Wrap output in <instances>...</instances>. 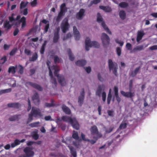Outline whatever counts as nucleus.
Listing matches in <instances>:
<instances>
[{"instance_id": "4be33fe9", "label": "nucleus", "mask_w": 157, "mask_h": 157, "mask_svg": "<svg viewBox=\"0 0 157 157\" xmlns=\"http://www.w3.org/2000/svg\"><path fill=\"white\" fill-rule=\"evenodd\" d=\"M17 66H10V67L8 70V72L9 73H11L13 74H14L16 72V70L17 69Z\"/></svg>"}, {"instance_id": "13d9d810", "label": "nucleus", "mask_w": 157, "mask_h": 157, "mask_svg": "<svg viewBox=\"0 0 157 157\" xmlns=\"http://www.w3.org/2000/svg\"><path fill=\"white\" fill-rule=\"evenodd\" d=\"M126 47L128 50H131L132 49V45L129 43H127L126 44Z\"/></svg>"}, {"instance_id": "c9c22d12", "label": "nucleus", "mask_w": 157, "mask_h": 157, "mask_svg": "<svg viewBox=\"0 0 157 157\" xmlns=\"http://www.w3.org/2000/svg\"><path fill=\"white\" fill-rule=\"evenodd\" d=\"M72 137L76 140H78L79 139V136L77 132L74 131L72 135Z\"/></svg>"}, {"instance_id": "ddd939ff", "label": "nucleus", "mask_w": 157, "mask_h": 157, "mask_svg": "<svg viewBox=\"0 0 157 157\" xmlns=\"http://www.w3.org/2000/svg\"><path fill=\"white\" fill-rule=\"evenodd\" d=\"M105 88L104 85H100L98 86L96 91V95L100 97L101 95L102 90H103Z\"/></svg>"}, {"instance_id": "e433bc0d", "label": "nucleus", "mask_w": 157, "mask_h": 157, "mask_svg": "<svg viewBox=\"0 0 157 157\" xmlns=\"http://www.w3.org/2000/svg\"><path fill=\"white\" fill-rule=\"evenodd\" d=\"M114 90L115 93V95L116 97V98H119L118 96V87L117 86H114Z\"/></svg>"}, {"instance_id": "6ab92c4d", "label": "nucleus", "mask_w": 157, "mask_h": 157, "mask_svg": "<svg viewBox=\"0 0 157 157\" xmlns=\"http://www.w3.org/2000/svg\"><path fill=\"white\" fill-rule=\"evenodd\" d=\"M68 147L73 157H77V153L75 149L72 146L68 145Z\"/></svg>"}, {"instance_id": "e2e57ef3", "label": "nucleus", "mask_w": 157, "mask_h": 157, "mask_svg": "<svg viewBox=\"0 0 157 157\" xmlns=\"http://www.w3.org/2000/svg\"><path fill=\"white\" fill-rule=\"evenodd\" d=\"M28 107L27 109V110L28 112L31 109V104L30 101L29 100V99H28Z\"/></svg>"}, {"instance_id": "603ef678", "label": "nucleus", "mask_w": 157, "mask_h": 157, "mask_svg": "<svg viewBox=\"0 0 157 157\" xmlns=\"http://www.w3.org/2000/svg\"><path fill=\"white\" fill-rule=\"evenodd\" d=\"M24 52L27 56H29L31 55V51L30 50L26 48H25V49Z\"/></svg>"}, {"instance_id": "bb28decb", "label": "nucleus", "mask_w": 157, "mask_h": 157, "mask_svg": "<svg viewBox=\"0 0 157 157\" xmlns=\"http://www.w3.org/2000/svg\"><path fill=\"white\" fill-rule=\"evenodd\" d=\"M119 15L120 18L123 20H124L126 17V13L125 11L123 10H121L119 13Z\"/></svg>"}, {"instance_id": "0eeeda50", "label": "nucleus", "mask_w": 157, "mask_h": 157, "mask_svg": "<svg viewBox=\"0 0 157 157\" xmlns=\"http://www.w3.org/2000/svg\"><path fill=\"white\" fill-rule=\"evenodd\" d=\"M33 149L29 147H26L23 150L25 155H22L24 157H33L34 155V152Z\"/></svg>"}, {"instance_id": "39448f33", "label": "nucleus", "mask_w": 157, "mask_h": 157, "mask_svg": "<svg viewBox=\"0 0 157 157\" xmlns=\"http://www.w3.org/2000/svg\"><path fill=\"white\" fill-rule=\"evenodd\" d=\"M108 66L109 70H113V73L116 76L117 75V70L118 68L116 62H113L111 59H109L108 60Z\"/></svg>"}, {"instance_id": "423d86ee", "label": "nucleus", "mask_w": 157, "mask_h": 157, "mask_svg": "<svg viewBox=\"0 0 157 157\" xmlns=\"http://www.w3.org/2000/svg\"><path fill=\"white\" fill-rule=\"evenodd\" d=\"M97 21L99 23L102 22V26L103 28L107 33H108L110 34H112V33L111 31L106 26L105 23L104 21H103V18L101 15L99 13H98L97 14Z\"/></svg>"}, {"instance_id": "0e129e2a", "label": "nucleus", "mask_w": 157, "mask_h": 157, "mask_svg": "<svg viewBox=\"0 0 157 157\" xmlns=\"http://www.w3.org/2000/svg\"><path fill=\"white\" fill-rule=\"evenodd\" d=\"M84 68H85V70L88 73H90L91 71V68L90 67H84Z\"/></svg>"}, {"instance_id": "1a4fd4ad", "label": "nucleus", "mask_w": 157, "mask_h": 157, "mask_svg": "<svg viewBox=\"0 0 157 157\" xmlns=\"http://www.w3.org/2000/svg\"><path fill=\"white\" fill-rule=\"evenodd\" d=\"M101 38L103 46L106 47L109 43L110 39L109 36L105 33H103L102 34Z\"/></svg>"}, {"instance_id": "c03bdc74", "label": "nucleus", "mask_w": 157, "mask_h": 157, "mask_svg": "<svg viewBox=\"0 0 157 157\" xmlns=\"http://www.w3.org/2000/svg\"><path fill=\"white\" fill-rule=\"evenodd\" d=\"M107 113L108 115L112 117H114V111L113 110H107Z\"/></svg>"}, {"instance_id": "aec40b11", "label": "nucleus", "mask_w": 157, "mask_h": 157, "mask_svg": "<svg viewBox=\"0 0 157 157\" xmlns=\"http://www.w3.org/2000/svg\"><path fill=\"white\" fill-rule=\"evenodd\" d=\"M121 94L124 96L126 97L131 98L134 95L133 93L131 92H125L123 91H121Z\"/></svg>"}, {"instance_id": "a19ab883", "label": "nucleus", "mask_w": 157, "mask_h": 157, "mask_svg": "<svg viewBox=\"0 0 157 157\" xmlns=\"http://www.w3.org/2000/svg\"><path fill=\"white\" fill-rule=\"evenodd\" d=\"M11 90L10 89H8L5 90H0V95L3 94L8 93L10 92Z\"/></svg>"}, {"instance_id": "864d4df0", "label": "nucleus", "mask_w": 157, "mask_h": 157, "mask_svg": "<svg viewBox=\"0 0 157 157\" xmlns=\"http://www.w3.org/2000/svg\"><path fill=\"white\" fill-rule=\"evenodd\" d=\"M116 42L120 44V46H122L124 44V42L122 41H120L117 39H116L115 40Z\"/></svg>"}, {"instance_id": "5fc2aeb1", "label": "nucleus", "mask_w": 157, "mask_h": 157, "mask_svg": "<svg viewBox=\"0 0 157 157\" xmlns=\"http://www.w3.org/2000/svg\"><path fill=\"white\" fill-rule=\"evenodd\" d=\"M49 28V24H47L44 27V32L45 33H47L48 30V29Z\"/></svg>"}, {"instance_id": "c756f323", "label": "nucleus", "mask_w": 157, "mask_h": 157, "mask_svg": "<svg viewBox=\"0 0 157 157\" xmlns=\"http://www.w3.org/2000/svg\"><path fill=\"white\" fill-rule=\"evenodd\" d=\"M67 52L69 57V59L71 61H73L75 59V57L72 53L71 50L70 49H67Z\"/></svg>"}, {"instance_id": "b1692460", "label": "nucleus", "mask_w": 157, "mask_h": 157, "mask_svg": "<svg viewBox=\"0 0 157 157\" xmlns=\"http://www.w3.org/2000/svg\"><path fill=\"white\" fill-rule=\"evenodd\" d=\"M144 49V46L143 45H139L137 46L135 48H134L133 50L131 52V53L132 52H135L136 51H140Z\"/></svg>"}, {"instance_id": "6e6d98bb", "label": "nucleus", "mask_w": 157, "mask_h": 157, "mask_svg": "<svg viewBox=\"0 0 157 157\" xmlns=\"http://www.w3.org/2000/svg\"><path fill=\"white\" fill-rule=\"evenodd\" d=\"M14 14L13 13L12 15L10 17H9L10 21L11 22H12L13 21H15V19L13 17Z\"/></svg>"}, {"instance_id": "393cba45", "label": "nucleus", "mask_w": 157, "mask_h": 157, "mask_svg": "<svg viewBox=\"0 0 157 157\" xmlns=\"http://www.w3.org/2000/svg\"><path fill=\"white\" fill-rule=\"evenodd\" d=\"M99 8L100 9L104 10L105 12H109L112 11L111 9L109 6H100Z\"/></svg>"}, {"instance_id": "a211bd4d", "label": "nucleus", "mask_w": 157, "mask_h": 157, "mask_svg": "<svg viewBox=\"0 0 157 157\" xmlns=\"http://www.w3.org/2000/svg\"><path fill=\"white\" fill-rule=\"evenodd\" d=\"M7 106L8 107L18 109L21 106V105L17 103H11L8 104Z\"/></svg>"}, {"instance_id": "ea45409f", "label": "nucleus", "mask_w": 157, "mask_h": 157, "mask_svg": "<svg viewBox=\"0 0 157 157\" xmlns=\"http://www.w3.org/2000/svg\"><path fill=\"white\" fill-rule=\"evenodd\" d=\"M17 48H14L10 52V56H13L17 52Z\"/></svg>"}, {"instance_id": "f03ea898", "label": "nucleus", "mask_w": 157, "mask_h": 157, "mask_svg": "<svg viewBox=\"0 0 157 157\" xmlns=\"http://www.w3.org/2000/svg\"><path fill=\"white\" fill-rule=\"evenodd\" d=\"M62 120L71 124L73 127L75 129H79V124L75 118H72L71 117L64 116L62 117Z\"/></svg>"}, {"instance_id": "774afa93", "label": "nucleus", "mask_w": 157, "mask_h": 157, "mask_svg": "<svg viewBox=\"0 0 157 157\" xmlns=\"http://www.w3.org/2000/svg\"><path fill=\"white\" fill-rule=\"evenodd\" d=\"M112 89H110L109 90V93L108 95L107 98H112Z\"/></svg>"}, {"instance_id": "79ce46f5", "label": "nucleus", "mask_w": 157, "mask_h": 157, "mask_svg": "<svg viewBox=\"0 0 157 157\" xmlns=\"http://www.w3.org/2000/svg\"><path fill=\"white\" fill-rule=\"evenodd\" d=\"M51 82L55 85V86H56L57 85V82L56 78L53 77V76L51 77Z\"/></svg>"}, {"instance_id": "412c9836", "label": "nucleus", "mask_w": 157, "mask_h": 157, "mask_svg": "<svg viewBox=\"0 0 157 157\" xmlns=\"http://www.w3.org/2000/svg\"><path fill=\"white\" fill-rule=\"evenodd\" d=\"M86 61L83 59L78 60L75 62V64L77 66L81 67L84 66L86 64Z\"/></svg>"}, {"instance_id": "7ed1b4c3", "label": "nucleus", "mask_w": 157, "mask_h": 157, "mask_svg": "<svg viewBox=\"0 0 157 157\" xmlns=\"http://www.w3.org/2000/svg\"><path fill=\"white\" fill-rule=\"evenodd\" d=\"M52 68V69L55 70L54 75L57 77L59 83L62 86L65 85L66 82L64 79V76L63 75H59L58 74L59 70L58 67L56 65H53Z\"/></svg>"}, {"instance_id": "72a5a7b5", "label": "nucleus", "mask_w": 157, "mask_h": 157, "mask_svg": "<svg viewBox=\"0 0 157 157\" xmlns=\"http://www.w3.org/2000/svg\"><path fill=\"white\" fill-rule=\"evenodd\" d=\"M45 106L46 107H53L55 106V104L54 103V101L53 100H51V103H45Z\"/></svg>"}, {"instance_id": "4468645a", "label": "nucleus", "mask_w": 157, "mask_h": 157, "mask_svg": "<svg viewBox=\"0 0 157 157\" xmlns=\"http://www.w3.org/2000/svg\"><path fill=\"white\" fill-rule=\"evenodd\" d=\"M29 85L39 91L42 90V87L39 85L32 82H29L27 83Z\"/></svg>"}, {"instance_id": "c85d7f7f", "label": "nucleus", "mask_w": 157, "mask_h": 157, "mask_svg": "<svg viewBox=\"0 0 157 157\" xmlns=\"http://www.w3.org/2000/svg\"><path fill=\"white\" fill-rule=\"evenodd\" d=\"M21 116V115H16L10 118L9 119L10 121H13L15 120H18L19 119V117Z\"/></svg>"}, {"instance_id": "338daca9", "label": "nucleus", "mask_w": 157, "mask_h": 157, "mask_svg": "<svg viewBox=\"0 0 157 157\" xmlns=\"http://www.w3.org/2000/svg\"><path fill=\"white\" fill-rule=\"evenodd\" d=\"M19 32V30L17 28L16 29H15V30L13 32V36H16V35H17V34H18Z\"/></svg>"}, {"instance_id": "2eb2a0df", "label": "nucleus", "mask_w": 157, "mask_h": 157, "mask_svg": "<svg viewBox=\"0 0 157 157\" xmlns=\"http://www.w3.org/2000/svg\"><path fill=\"white\" fill-rule=\"evenodd\" d=\"M61 108L63 112L66 114L70 115L71 113L70 109L64 105H63Z\"/></svg>"}, {"instance_id": "f257e3e1", "label": "nucleus", "mask_w": 157, "mask_h": 157, "mask_svg": "<svg viewBox=\"0 0 157 157\" xmlns=\"http://www.w3.org/2000/svg\"><path fill=\"white\" fill-rule=\"evenodd\" d=\"M43 116V115L41 112V110L39 109L33 107L32 108L30 113L29 114L28 118L27 121V124H29L33 120V117L35 118L37 117H41Z\"/></svg>"}, {"instance_id": "69168bd1", "label": "nucleus", "mask_w": 157, "mask_h": 157, "mask_svg": "<svg viewBox=\"0 0 157 157\" xmlns=\"http://www.w3.org/2000/svg\"><path fill=\"white\" fill-rule=\"evenodd\" d=\"M21 12L23 13L24 15H27L28 13V9L27 8L25 9L22 11H21Z\"/></svg>"}, {"instance_id": "2f4dec72", "label": "nucleus", "mask_w": 157, "mask_h": 157, "mask_svg": "<svg viewBox=\"0 0 157 157\" xmlns=\"http://www.w3.org/2000/svg\"><path fill=\"white\" fill-rule=\"evenodd\" d=\"M40 124L39 122H36L31 123L29 124V126L32 128L37 127L39 126Z\"/></svg>"}, {"instance_id": "6e6552de", "label": "nucleus", "mask_w": 157, "mask_h": 157, "mask_svg": "<svg viewBox=\"0 0 157 157\" xmlns=\"http://www.w3.org/2000/svg\"><path fill=\"white\" fill-rule=\"evenodd\" d=\"M70 25L68 22V20L67 18L64 19L61 25V29L63 32L65 33L68 30Z\"/></svg>"}, {"instance_id": "f8f14e48", "label": "nucleus", "mask_w": 157, "mask_h": 157, "mask_svg": "<svg viewBox=\"0 0 157 157\" xmlns=\"http://www.w3.org/2000/svg\"><path fill=\"white\" fill-rule=\"evenodd\" d=\"M73 33L74 35L75 39L76 40H79L80 38V35L79 31L75 26L73 27Z\"/></svg>"}, {"instance_id": "09e8293b", "label": "nucleus", "mask_w": 157, "mask_h": 157, "mask_svg": "<svg viewBox=\"0 0 157 157\" xmlns=\"http://www.w3.org/2000/svg\"><path fill=\"white\" fill-rule=\"evenodd\" d=\"M97 136H93V138L94 139L95 141H97L99 138H101L102 136V135L101 133L96 134Z\"/></svg>"}, {"instance_id": "bf43d9fd", "label": "nucleus", "mask_w": 157, "mask_h": 157, "mask_svg": "<svg viewBox=\"0 0 157 157\" xmlns=\"http://www.w3.org/2000/svg\"><path fill=\"white\" fill-rule=\"evenodd\" d=\"M10 46V45H7L5 44H4L3 46V49L4 50H6L9 49Z\"/></svg>"}, {"instance_id": "7c9ffc66", "label": "nucleus", "mask_w": 157, "mask_h": 157, "mask_svg": "<svg viewBox=\"0 0 157 157\" xmlns=\"http://www.w3.org/2000/svg\"><path fill=\"white\" fill-rule=\"evenodd\" d=\"M119 6L122 8H125L128 6V4L126 2H122L119 3Z\"/></svg>"}, {"instance_id": "dca6fc26", "label": "nucleus", "mask_w": 157, "mask_h": 157, "mask_svg": "<svg viewBox=\"0 0 157 157\" xmlns=\"http://www.w3.org/2000/svg\"><path fill=\"white\" fill-rule=\"evenodd\" d=\"M90 131L92 135L101 133L99 132L97 128L95 125L92 126L90 128Z\"/></svg>"}, {"instance_id": "a878e982", "label": "nucleus", "mask_w": 157, "mask_h": 157, "mask_svg": "<svg viewBox=\"0 0 157 157\" xmlns=\"http://www.w3.org/2000/svg\"><path fill=\"white\" fill-rule=\"evenodd\" d=\"M66 4L64 3L60 6V11L65 13L67 11V8L66 7Z\"/></svg>"}, {"instance_id": "4d7b16f0", "label": "nucleus", "mask_w": 157, "mask_h": 157, "mask_svg": "<svg viewBox=\"0 0 157 157\" xmlns=\"http://www.w3.org/2000/svg\"><path fill=\"white\" fill-rule=\"evenodd\" d=\"M32 136L33 138L35 140H37L39 137L38 135L36 133L32 135Z\"/></svg>"}, {"instance_id": "680f3d73", "label": "nucleus", "mask_w": 157, "mask_h": 157, "mask_svg": "<svg viewBox=\"0 0 157 157\" xmlns=\"http://www.w3.org/2000/svg\"><path fill=\"white\" fill-rule=\"evenodd\" d=\"M149 49L151 50H157V45H155L150 47Z\"/></svg>"}, {"instance_id": "37998d69", "label": "nucleus", "mask_w": 157, "mask_h": 157, "mask_svg": "<svg viewBox=\"0 0 157 157\" xmlns=\"http://www.w3.org/2000/svg\"><path fill=\"white\" fill-rule=\"evenodd\" d=\"M101 0H94L91 1L90 4L89 5V6H91L93 4H96L99 3Z\"/></svg>"}, {"instance_id": "5701e85b", "label": "nucleus", "mask_w": 157, "mask_h": 157, "mask_svg": "<svg viewBox=\"0 0 157 157\" xmlns=\"http://www.w3.org/2000/svg\"><path fill=\"white\" fill-rule=\"evenodd\" d=\"M12 25L10 24V22L7 20H6L4 22L3 26L4 28L7 29H9L11 28Z\"/></svg>"}, {"instance_id": "9d476101", "label": "nucleus", "mask_w": 157, "mask_h": 157, "mask_svg": "<svg viewBox=\"0 0 157 157\" xmlns=\"http://www.w3.org/2000/svg\"><path fill=\"white\" fill-rule=\"evenodd\" d=\"M85 10L83 9H81L76 14V17L78 20H82L84 16Z\"/></svg>"}, {"instance_id": "3c124183", "label": "nucleus", "mask_w": 157, "mask_h": 157, "mask_svg": "<svg viewBox=\"0 0 157 157\" xmlns=\"http://www.w3.org/2000/svg\"><path fill=\"white\" fill-rule=\"evenodd\" d=\"M54 61L55 63H59L60 62V59L57 56H55L54 57Z\"/></svg>"}, {"instance_id": "8fccbe9b", "label": "nucleus", "mask_w": 157, "mask_h": 157, "mask_svg": "<svg viewBox=\"0 0 157 157\" xmlns=\"http://www.w3.org/2000/svg\"><path fill=\"white\" fill-rule=\"evenodd\" d=\"M38 0H34L30 2V5L33 7H34L36 6L37 4V1Z\"/></svg>"}, {"instance_id": "49530a36", "label": "nucleus", "mask_w": 157, "mask_h": 157, "mask_svg": "<svg viewBox=\"0 0 157 157\" xmlns=\"http://www.w3.org/2000/svg\"><path fill=\"white\" fill-rule=\"evenodd\" d=\"M33 101L34 104L36 105L39 104L40 102V99H32Z\"/></svg>"}, {"instance_id": "a18cd8bd", "label": "nucleus", "mask_w": 157, "mask_h": 157, "mask_svg": "<svg viewBox=\"0 0 157 157\" xmlns=\"http://www.w3.org/2000/svg\"><path fill=\"white\" fill-rule=\"evenodd\" d=\"M116 52L117 56H120L121 54V48L119 47H117L116 48Z\"/></svg>"}, {"instance_id": "20e7f679", "label": "nucleus", "mask_w": 157, "mask_h": 157, "mask_svg": "<svg viewBox=\"0 0 157 157\" xmlns=\"http://www.w3.org/2000/svg\"><path fill=\"white\" fill-rule=\"evenodd\" d=\"M93 47L98 48L100 47V44L95 41L91 42L90 38L87 37L85 40V49L87 51L89 50V48Z\"/></svg>"}, {"instance_id": "473e14b6", "label": "nucleus", "mask_w": 157, "mask_h": 157, "mask_svg": "<svg viewBox=\"0 0 157 157\" xmlns=\"http://www.w3.org/2000/svg\"><path fill=\"white\" fill-rule=\"evenodd\" d=\"M28 2H24L22 1L20 5V8L21 9H22L27 6Z\"/></svg>"}, {"instance_id": "f704fd0d", "label": "nucleus", "mask_w": 157, "mask_h": 157, "mask_svg": "<svg viewBox=\"0 0 157 157\" xmlns=\"http://www.w3.org/2000/svg\"><path fill=\"white\" fill-rule=\"evenodd\" d=\"M18 67L19 68L18 73L20 75H22L24 72V67L21 65H18Z\"/></svg>"}, {"instance_id": "cd10ccee", "label": "nucleus", "mask_w": 157, "mask_h": 157, "mask_svg": "<svg viewBox=\"0 0 157 157\" xmlns=\"http://www.w3.org/2000/svg\"><path fill=\"white\" fill-rule=\"evenodd\" d=\"M37 58V54L36 52H35L33 55L32 57L29 58V61H34L36 60Z\"/></svg>"}, {"instance_id": "de8ad7c7", "label": "nucleus", "mask_w": 157, "mask_h": 157, "mask_svg": "<svg viewBox=\"0 0 157 157\" xmlns=\"http://www.w3.org/2000/svg\"><path fill=\"white\" fill-rule=\"evenodd\" d=\"M72 36L71 34L70 33H67L65 36H64L63 38V40H64L71 38Z\"/></svg>"}, {"instance_id": "f3484780", "label": "nucleus", "mask_w": 157, "mask_h": 157, "mask_svg": "<svg viewBox=\"0 0 157 157\" xmlns=\"http://www.w3.org/2000/svg\"><path fill=\"white\" fill-rule=\"evenodd\" d=\"M144 35V33L143 31H138V32L136 38V41L137 42H139L140 40L142 39Z\"/></svg>"}, {"instance_id": "4c0bfd02", "label": "nucleus", "mask_w": 157, "mask_h": 157, "mask_svg": "<svg viewBox=\"0 0 157 157\" xmlns=\"http://www.w3.org/2000/svg\"><path fill=\"white\" fill-rule=\"evenodd\" d=\"M127 124L124 122H122L120 125L119 128L121 129H124L127 127Z\"/></svg>"}, {"instance_id": "9b49d317", "label": "nucleus", "mask_w": 157, "mask_h": 157, "mask_svg": "<svg viewBox=\"0 0 157 157\" xmlns=\"http://www.w3.org/2000/svg\"><path fill=\"white\" fill-rule=\"evenodd\" d=\"M59 27H58L56 29V31L54 32V36L53 38V41L54 43L57 42L59 38Z\"/></svg>"}, {"instance_id": "58836bf2", "label": "nucleus", "mask_w": 157, "mask_h": 157, "mask_svg": "<svg viewBox=\"0 0 157 157\" xmlns=\"http://www.w3.org/2000/svg\"><path fill=\"white\" fill-rule=\"evenodd\" d=\"M140 67H136L135 69L134 72H132V76L134 77L137 74L139 70H140Z\"/></svg>"}, {"instance_id": "052dcab7", "label": "nucleus", "mask_w": 157, "mask_h": 157, "mask_svg": "<svg viewBox=\"0 0 157 157\" xmlns=\"http://www.w3.org/2000/svg\"><path fill=\"white\" fill-rule=\"evenodd\" d=\"M84 89H82L80 95L78 98H84Z\"/></svg>"}]
</instances>
